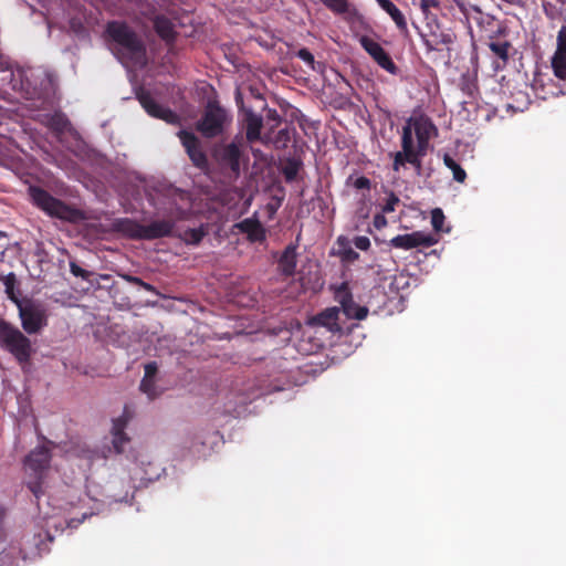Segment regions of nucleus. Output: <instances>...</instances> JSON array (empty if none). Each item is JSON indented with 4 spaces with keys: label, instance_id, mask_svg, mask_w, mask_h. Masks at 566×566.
I'll use <instances>...</instances> for the list:
<instances>
[{
    "label": "nucleus",
    "instance_id": "1",
    "mask_svg": "<svg viewBox=\"0 0 566 566\" xmlns=\"http://www.w3.org/2000/svg\"><path fill=\"white\" fill-rule=\"evenodd\" d=\"M437 133L436 125L426 115L410 116L405 120L400 146L402 150L394 154L392 171L399 172L400 168L409 164L417 174L421 172V158L426 155L429 140Z\"/></svg>",
    "mask_w": 566,
    "mask_h": 566
},
{
    "label": "nucleus",
    "instance_id": "2",
    "mask_svg": "<svg viewBox=\"0 0 566 566\" xmlns=\"http://www.w3.org/2000/svg\"><path fill=\"white\" fill-rule=\"evenodd\" d=\"M106 38H108L111 52L124 67L144 69L146 59V45L142 36L124 21H111L106 23Z\"/></svg>",
    "mask_w": 566,
    "mask_h": 566
},
{
    "label": "nucleus",
    "instance_id": "3",
    "mask_svg": "<svg viewBox=\"0 0 566 566\" xmlns=\"http://www.w3.org/2000/svg\"><path fill=\"white\" fill-rule=\"evenodd\" d=\"M29 196L30 199H32L33 206L49 217L72 223L85 220V213L83 211L64 203L39 186L29 187Z\"/></svg>",
    "mask_w": 566,
    "mask_h": 566
},
{
    "label": "nucleus",
    "instance_id": "4",
    "mask_svg": "<svg viewBox=\"0 0 566 566\" xmlns=\"http://www.w3.org/2000/svg\"><path fill=\"white\" fill-rule=\"evenodd\" d=\"M0 348L12 355L19 364L30 361L31 342L15 325L0 317Z\"/></svg>",
    "mask_w": 566,
    "mask_h": 566
},
{
    "label": "nucleus",
    "instance_id": "5",
    "mask_svg": "<svg viewBox=\"0 0 566 566\" xmlns=\"http://www.w3.org/2000/svg\"><path fill=\"white\" fill-rule=\"evenodd\" d=\"M231 123L228 112L218 102L207 103L202 117L197 120L196 129L203 138H216L224 133L226 127Z\"/></svg>",
    "mask_w": 566,
    "mask_h": 566
},
{
    "label": "nucleus",
    "instance_id": "6",
    "mask_svg": "<svg viewBox=\"0 0 566 566\" xmlns=\"http://www.w3.org/2000/svg\"><path fill=\"white\" fill-rule=\"evenodd\" d=\"M51 463V451L45 446H40L32 450L25 458V468L32 472L33 480L27 482L30 492L39 499L42 494V476Z\"/></svg>",
    "mask_w": 566,
    "mask_h": 566
},
{
    "label": "nucleus",
    "instance_id": "7",
    "mask_svg": "<svg viewBox=\"0 0 566 566\" xmlns=\"http://www.w3.org/2000/svg\"><path fill=\"white\" fill-rule=\"evenodd\" d=\"M241 148L234 142L213 149V159L219 164L221 171L228 172L234 179L241 175Z\"/></svg>",
    "mask_w": 566,
    "mask_h": 566
},
{
    "label": "nucleus",
    "instance_id": "8",
    "mask_svg": "<svg viewBox=\"0 0 566 566\" xmlns=\"http://www.w3.org/2000/svg\"><path fill=\"white\" fill-rule=\"evenodd\" d=\"M15 306L19 310L22 328L27 334L35 335L48 325V316H45L44 310L32 301L19 303Z\"/></svg>",
    "mask_w": 566,
    "mask_h": 566
},
{
    "label": "nucleus",
    "instance_id": "9",
    "mask_svg": "<svg viewBox=\"0 0 566 566\" xmlns=\"http://www.w3.org/2000/svg\"><path fill=\"white\" fill-rule=\"evenodd\" d=\"M334 301L340 304L342 313L348 319L361 321L369 313L366 306H359L353 301V294L347 282H343L334 287Z\"/></svg>",
    "mask_w": 566,
    "mask_h": 566
},
{
    "label": "nucleus",
    "instance_id": "10",
    "mask_svg": "<svg viewBox=\"0 0 566 566\" xmlns=\"http://www.w3.org/2000/svg\"><path fill=\"white\" fill-rule=\"evenodd\" d=\"M359 45H361L363 50H365L366 53L373 57L374 62H376L380 69L385 70L391 75L398 74L397 65L394 63L390 54H388L384 48L380 46L379 42L370 39L367 35H361V38H359Z\"/></svg>",
    "mask_w": 566,
    "mask_h": 566
},
{
    "label": "nucleus",
    "instance_id": "11",
    "mask_svg": "<svg viewBox=\"0 0 566 566\" xmlns=\"http://www.w3.org/2000/svg\"><path fill=\"white\" fill-rule=\"evenodd\" d=\"M178 138L181 140L182 147H185L190 163H192V165H195V167L200 170L206 169L208 167L207 155L201 148L200 140L197 138V136L191 132L181 129L178 132Z\"/></svg>",
    "mask_w": 566,
    "mask_h": 566
},
{
    "label": "nucleus",
    "instance_id": "12",
    "mask_svg": "<svg viewBox=\"0 0 566 566\" xmlns=\"http://www.w3.org/2000/svg\"><path fill=\"white\" fill-rule=\"evenodd\" d=\"M389 244L394 249L408 251L418 247H433L437 244V238L423 231H412L390 239Z\"/></svg>",
    "mask_w": 566,
    "mask_h": 566
},
{
    "label": "nucleus",
    "instance_id": "13",
    "mask_svg": "<svg viewBox=\"0 0 566 566\" xmlns=\"http://www.w3.org/2000/svg\"><path fill=\"white\" fill-rule=\"evenodd\" d=\"M137 101H139L142 107H144L145 112L151 117L160 118L169 124H177L179 120L175 112L156 102L146 90L137 92Z\"/></svg>",
    "mask_w": 566,
    "mask_h": 566
},
{
    "label": "nucleus",
    "instance_id": "14",
    "mask_svg": "<svg viewBox=\"0 0 566 566\" xmlns=\"http://www.w3.org/2000/svg\"><path fill=\"white\" fill-rule=\"evenodd\" d=\"M130 415L127 408H124V412L119 418L113 420V427H111V446L116 454L124 453L127 446L130 443V438L125 433V428L130 421Z\"/></svg>",
    "mask_w": 566,
    "mask_h": 566
},
{
    "label": "nucleus",
    "instance_id": "15",
    "mask_svg": "<svg viewBox=\"0 0 566 566\" xmlns=\"http://www.w3.org/2000/svg\"><path fill=\"white\" fill-rule=\"evenodd\" d=\"M552 67L556 77L563 81L566 80V25L557 31L556 51L553 54Z\"/></svg>",
    "mask_w": 566,
    "mask_h": 566
},
{
    "label": "nucleus",
    "instance_id": "16",
    "mask_svg": "<svg viewBox=\"0 0 566 566\" xmlns=\"http://www.w3.org/2000/svg\"><path fill=\"white\" fill-rule=\"evenodd\" d=\"M234 228L238 231L245 234V239L248 242L254 243H263L266 239V231L259 219L251 217L241 220L240 222L234 223Z\"/></svg>",
    "mask_w": 566,
    "mask_h": 566
},
{
    "label": "nucleus",
    "instance_id": "17",
    "mask_svg": "<svg viewBox=\"0 0 566 566\" xmlns=\"http://www.w3.org/2000/svg\"><path fill=\"white\" fill-rule=\"evenodd\" d=\"M174 221L169 219L155 220L149 224H144L142 229V241H154L168 238L172 234Z\"/></svg>",
    "mask_w": 566,
    "mask_h": 566
},
{
    "label": "nucleus",
    "instance_id": "18",
    "mask_svg": "<svg viewBox=\"0 0 566 566\" xmlns=\"http://www.w3.org/2000/svg\"><path fill=\"white\" fill-rule=\"evenodd\" d=\"M113 231L122 234L129 240L142 241L143 224L129 218H117L111 223Z\"/></svg>",
    "mask_w": 566,
    "mask_h": 566
},
{
    "label": "nucleus",
    "instance_id": "19",
    "mask_svg": "<svg viewBox=\"0 0 566 566\" xmlns=\"http://www.w3.org/2000/svg\"><path fill=\"white\" fill-rule=\"evenodd\" d=\"M338 315L339 308L332 306L313 316V318L310 319V324L311 326H323L332 333H339L342 332V327L338 324Z\"/></svg>",
    "mask_w": 566,
    "mask_h": 566
},
{
    "label": "nucleus",
    "instance_id": "20",
    "mask_svg": "<svg viewBox=\"0 0 566 566\" xmlns=\"http://www.w3.org/2000/svg\"><path fill=\"white\" fill-rule=\"evenodd\" d=\"M378 2L380 9L387 13V15L392 19L394 24H396L397 30H399L400 34H408V24L406 23L405 14L400 11V9L394 4L390 0H375Z\"/></svg>",
    "mask_w": 566,
    "mask_h": 566
},
{
    "label": "nucleus",
    "instance_id": "21",
    "mask_svg": "<svg viewBox=\"0 0 566 566\" xmlns=\"http://www.w3.org/2000/svg\"><path fill=\"white\" fill-rule=\"evenodd\" d=\"M243 124L245 128V140L254 143L260 140V130H262V117L252 111H244Z\"/></svg>",
    "mask_w": 566,
    "mask_h": 566
},
{
    "label": "nucleus",
    "instance_id": "22",
    "mask_svg": "<svg viewBox=\"0 0 566 566\" xmlns=\"http://www.w3.org/2000/svg\"><path fill=\"white\" fill-rule=\"evenodd\" d=\"M151 22H154L155 33H157L166 44H171L176 40L177 33L174 30V23L166 15L157 14Z\"/></svg>",
    "mask_w": 566,
    "mask_h": 566
},
{
    "label": "nucleus",
    "instance_id": "23",
    "mask_svg": "<svg viewBox=\"0 0 566 566\" xmlns=\"http://www.w3.org/2000/svg\"><path fill=\"white\" fill-rule=\"evenodd\" d=\"M46 127L50 128L54 135L60 136L72 129V125L70 124L69 118L62 112H55L53 114L46 115V120H44Z\"/></svg>",
    "mask_w": 566,
    "mask_h": 566
},
{
    "label": "nucleus",
    "instance_id": "24",
    "mask_svg": "<svg viewBox=\"0 0 566 566\" xmlns=\"http://www.w3.org/2000/svg\"><path fill=\"white\" fill-rule=\"evenodd\" d=\"M280 271L286 276H292L295 270V247L289 245L283 250L279 259Z\"/></svg>",
    "mask_w": 566,
    "mask_h": 566
},
{
    "label": "nucleus",
    "instance_id": "25",
    "mask_svg": "<svg viewBox=\"0 0 566 566\" xmlns=\"http://www.w3.org/2000/svg\"><path fill=\"white\" fill-rule=\"evenodd\" d=\"M337 247L338 256H340L342 262L353 263L354 261L359 259V254L355 250H353V248H350L347 238L343 235L338 237Z\"/></svg>",
    "mask_w": 566,
    "mask_h": 566
},
{
    "label": "nucleus",
    "instance_id": "26",
    "mask_svg": "<svg viewBox=\"0 0 566 566\" xmlns=\"http://www.w3.org/2000/svg\"><path fill=\"white\" fill-rule=\"evenodd\" d=\"M302 168V161L296 158H286L282 166V175L286 182H292L297 178Z\"/></svg>",
    "mask_w": 566,
    "mask_h": 566
},
{
    "label": "nucleus",
    "instance_id": "27",
    "mask_svg": "<svg viewBox=\"0 0 566 566\" xmlns=\"http://www.w3.org/2000/svg\"><path fill=\"white\" fill-rule=\"evenodd\" d=\"M0 281L2 284H4L6 287V295L9 297V301H11L13 304L24 303L28 300H21L17 292L14 291V287L17 286V276H14V273H9L6 276H0Z\"/></svg>",
    "mask_w": 566,
    "mask_h": 566
},
{
    "label": "nucleus",
    "instance_id": "28",
    "mask_svg": "<svg viewBox=\"0 0 566 566\" xmlns=\"http://www.w3.org/2000/svg\"><path fill=\"white\" fill-rule=\"evenodd\" d=\"M511 46L512 45L507 41H492L488 43V48H490L491 53L503 61V64L507 63L509 50Z\"/></svg>",
    "mask_w": 566,
    "mask_h": 566
},
{
    "label": "nucleus",
    "instance_id": "29",
    "mask_svg": "<svg viewBox=\"0 0 566 566\" xmlns=\"http://www.w3.org/2000/svg\"><path fill=\"white\" fill-rule=\"evenodd\" d=\"M442 160H444V166L452 171L453 180L460 184L467 180V172H464L463 168L460 167V165L455 160H453V158L449 154H446Z\"/></svg>",
    "mask_w": 566,
    "mask_h": 566
},
{
    "label": "nucleus",
    "instance_id": "30",
    "mask_svg": "<svg viewBox=\"0 0 566 566\" xmlns=\"http://www.w3.org/2000/svg\"><path fill=\"white\" fill-rule=\"evenodd\" d=\"M164 195L166 199L170 200L172 205H176L177 201H188L189 193L184 189H178L174 186L165 187Z\"/></svg>",
    "mask_w": 566,
    "mask_h": 566
},
{
    "label": "nucleus",
    "instance_id": "31",
    "mask_svg": "<svg viewBox=\"0 0 566 566\" xmlns=\"http://www.w3.org/2000/svg\"><path fill=\"white\" fill-rule=\"evenodd\" d=\"M206 234L207 232L203 230V227L200 226L196 229L185 231V234H182V241H185L186 244L198 245Z\"/></svg>",
    "mask_w": 566,
    "mask_h": 566
},
{
    "label": "nucleus",
    "instance_id": "32",
    "mask_svg": "<svg viewBox=\"0 0 566 566\" xmlns=\"http://www.w3.org/2000/svg\"><path fill=\"white\" fill-rule=\"evenodd\" d=\"M321 2L337 13H345L348 11V0H321Z\"/></svg>",
    "mask_w": 566,
    "mask_h": 566
},
{
    "label": "nucleus",
    "instance_id": "33",
    "mask_svg": "<svg viewBox=\"0 0 566 566\" xmlns=\"http://www.w3.org/2000/svg\"><path fill=\"white\" fill-rule=\"evenodd\" d=\"M443 220H446V217L443 216V212L441 209L436 208L431 211V224H432V229H434L436 232L442 231Z\"/></svg>",
    "mask_w": 566,
    "mask_h": 566
},
{
    "label": "nucleus",
    "instance_id": "34",
    "mask_svg": "<svg viewBox=\"0 0 566 566\" xmlns=\"http://www.w3.org/2000/svg\"><path fill=\"white\" fill-rule=\"evenodd\" d=\"M69 270H71V274L81 277L85 281H88L90 277H92V272L78 266L75 262L71 261V264H69Z\"/></svg>",
    "mask_w": 566,
    "mask_h": 566
},
{
    "label": "nucleus",
    "instance_id": "35",
    "mask_svg": "<svg viewBox=\"0 0 566 566\" xmlns=\"http://www.w3.org/2000/svg\"><path fill=\"white\" fill-rule=\"evenodd\" d=\"M296 57L301 59V61L306 63L311 70L315 71L314 55L306 48L298 50V52H296Z\"/></svg>",
    "mask_w": 566,
    "mask_h": 566
},
{
    "label": "nucleus",
    "instance_id": "36",
    "mask_svg": "<svg viewBox=\"0 0 566 566\" xmlns=\"http://www.w3.org/2000/svg\"><path fill=\"white\" fill-rule=\"evenodd\" d=\"M287 143H290V132H287V129L279 130V133H276L275 140H273L275 148L281 149L286 147Z\"/></svg>",
    "mask_w": 566,
    "mask_h": 566
},
{
    "label": "nucleus",
    "instance_id": "37",
    "mask_svg": "<svg viewBox=\"0 0 566 566\" xmlns=\"http://www.w3.org/2000/svg\"><path fill=\"white\" fill-rule=\"evenodd\" d=\"M399 201L400 199L394 192H390L389 197H387L386 203L382 206V212L392 213Z\"/></svg>",
    "mask_w": 566,
    "mask_h": 566
},
{
    "label": "nucleus",
    "instance_id": "38",
    "mask_svg": "<svg viewBox=\"0 0 566 566\" xmlns=\"http://www.w3.org/2000/svg\"><path fill=\"white\" fill-rule=\"evenodd\" d=\"M157 371L158 366L156 365L155 361L147 363V365H145L144 367V378H142L144 379V385L146 384L147 380L154 379Z\"/></svg>",
    "mask_w": 566,
    "mask_h": 566
},
{
    "label": "nucleus",
    "instance_id": "39",
    "mask_svg": "<svg viewBox=\"0 0 566 566\" xmlns=\"http://www.w3.org/2000/svg\"><path fill=\"white\" fill-rule=\"evenodd\" d=\"M353 244H355L356 249L359 251H367L370 248L369 238L366 235H358L353 240Z\"/></svg>",
    "mask_w": 566,
    "mask_h": 566
},
{
    "label": "nucleus",
    "instance_id": "40",
    "mask_svg": "<svg viewBox=\"0 0 566 566\" xmlns=\"http://www.w3.org/2000/svg\"><path fill=\"white\" fill-rule=\"evenodd\" d=\"M420 10L423 12V15L428 18L429 10L431 8H439V1L438 0H420Z\"/></svg>",
    "mask_w": 566,
    "mask_h": 566
},
{
    "label": "nucleus",
    "instance_id": "41",
    "mask_svg": "<svg viewBox=\"0 0 566 566\" xmlns=\"http://www.w3.org/2000/svg\"><path fill=\"white\" fill-rule=\"evenodd\" d=\"M140 390L142 392L146 394L148 398L154 399L156 397L155 391V382H153V379L147 380V384H143V380L140 381Z\"/></svg>",
    "mask_w": 566,
    "mask_h": 566
},
{
    "label": "nucleus",
    "instance_id": "42",
    "mask_svg": "<svg viewBox=\"0 0 566 566\" xmlns=\"http://www.w3.org/2000/svg\"><path fill=\"white\" fill-rule=\"evenodd\" d=\"M353 187H355V189L368 190L370 189V180L365 176H360L355 179V182H353Z\"/></svg>",
    "mask_w": 566,
    "mask_h": 566
},
{
    "label": "nucleus",
    "instance_id": "43",
    "mask_svg": "<svg viewBox=\"0 0 566 566\" xmlns=\"http://www.w3.org/2000/svg\"><path fill=\"white\" fill-rule=\"evenodd\" d=\"M234 103H237V107L240 109L241 114H244V111H250V108L244 106V99H242V93L239 88L234 92Z\"/></svg>",
    "mask_w": 566,
    "mask_h": 566
},
{
    "label": "nucleus",
    "instance_id": "44",
    "mask_svg": "<svg viewBox=\"0 0 566 566\" xmlns=\"http://www.w3.org/2000/svg\"><path fill=\"white\" fill-rule=\"evenodd\" d=\"M268 119L273 123V126H277L280 124V122H281L280 115L273 108H269V111H268Z\"/></svg>",
    "mask_w": 566,
    "mask_h": 566
},
{
    "label": "nucleus",
    "instance_id": "45",
    "mask_svg": "<svg viewBox=\"0 0 566 566\" xmlns=\"http://www.w3.org/2000/svg\"><path fill=\"white\" fill-rule=\"evenodd\" d=\"M546 87H548V88H556V85H554V83H553V82H549L548 84H546V85H542L541 87L535 86L536 96H538V97H539V98H542L543 101H545V99H546V95L542 94V93L539 92V90H542V92H543Z\"/></svg>",
    "mask_w": 566,
    "mask_h": 566
},
{
    "label": "nucleus",
    "instance_id": "46",
    "mask_svg": "<svg viewBox=\"0 0 566 566\" xmlns=\"http://www.w3.org/2000/svg\"><path fill=\"white\" fill-rule=\"evenodd\" d=\"M124 280H126V282H128L129 284H134V285H137V286H139V285H142V284H144V283H145V282H144V281H142V279H140V277H138V276H130V275H126V276H124Z\"/></svg>",
    "mask_w": 566,
    "mask_h": 566
},
{
    "label": "nucleus",
    "instance_id": "47",
    "mask_svg": "<svg viewBox=\"0 0 566 566\" xmlns=\"http://www.w3.org/2000/svg\"><path fill=\"white\" fill-rule=\"evenodd\" d=\"M543 11H545L546 17L549 19H554V7L551 3H543Z\"/></svg>",
    "mask_w": 566,
    "mask_h": 566
},
{
    "label": "nucleus",
    "instance_id": "48",
    "mask_svg": "<svg viewBox=\"0 0 566 566\" xmlns=\"http://www.w3.org/2000/svg\"><path fill=\"white\" fill-rule=\"evenodd\" d=\"M81 457H83L90 461H93L94 459H96V452L93 450L84 449V450H82Z\"/></svg>",
    "mask_w": 566,
    "mask_h": 566
},
{
    "label": "nucleus",
    "instance_id": "49",
    "mask_svg": "<svg viewBox=\"0 0 566 566\" xmlns=\"http://www.w3.org/2000/svg\"><path fill=\"white\" fill-rule=\"evenodd\" d=\"M385 224V218L380 214L374 217V226L381 227Z\"/></svg>",
    "mask_w": 566,
    "mask_h": 566
},
{
    "label": "nucleus",
    "instance_id": "50",
    "mask_svg": "<svg viewBox=\"0 0 566 566\" xmlns=\"http://www.w3.org/2000/svg\"><path fill=\"white\" fill-rule=\"evenodd\" d=\"M512 6H515V7H523L525 4V1L526 0H503Z\"/></svg>",
    "mask_w": 566,
    "mask_h": 566
},
{
    "label": "nucleus",
    "instance_id": "51",
    "mask_svg": "<svg viewBox=\"0 0 566 566\" xmlns=\"http://www.w3.org/2000/svg\"><path fill=\"white\" fill-rule=\"evenodd\" d=\"M139 286L144 287V290L148 291V292L155 291V287H153V285H150L149 283H144V284L139 285Z\"/></svg>",
    "mask_w": 566,
    "mask_h": 566
},
{
    "label": "nucleus",
    "instance_id": "52",
    "mask_svg": "<svg viewBox=\"0 0 566 566\" xmlns=\"http://www.w3.org/2000/svg\"><path fill=\"white\" fill-rule=\"evenodd\" d=\"M6 516V509H3L2 505H0V524H2V520Z\"/></svg>",
    "mask_w": 566,
    "mask_h": 566
},
{
    "label": "nucleus",
    "instance_id": "53",
    "mask_svg": "<svg viewBox=\"0 0 566 566\" xmlns=\"http://www.w3.org/2000/svg\"><path fill=\"white\" fill-rule=\"evenodd\" d=\"M559 93H560V91L552 92V95H553V96H557Z\"/></svg>",
    "mask_w": 566,
    "mask_h": 566
},
{
    "label": "nucleus",
    "instance_id": "54",
    "mask_svg": "<svg viewBox=\"0 0 566 566\" xmlns=\"http://www.w3.org/2000/svg\"><path fill=\"white\" fill-rule=\"evenodd\" d=\"M557 1H559V3H562V4L566 3V0H557Z\"/></svg>",
    "mask_w": 566,
    "mask_h": 566
}]
</instances>
